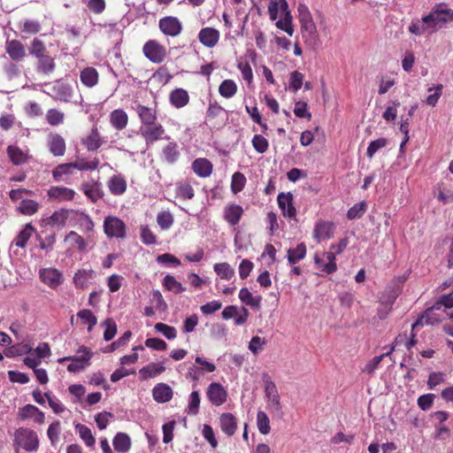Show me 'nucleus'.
Returning <instances> with one entry per match:
<instances>
[{"instance_id":"42","label":"nucleus","mask_w":453,"mask_h":453,"mask_svg":"<svg viewBox=\"0 0 453 453\" xmlns=\"http://www.w3.org/2000/svg\"><path fill=\"white\" fill-rule=\"evenodd\" d=\"M17 210L21 214L31 216L38 211L39 203L32 199H22Z\"/></svg>"},{"instance_id":"57","label":"nucleus","mask_w":453,"mask_h":453,"mask_svg":"<svg viewBox=\"0 0 453 453\" xmlns=\"http://www.w3.org/2000/svg\"><path fill=\"white\" fill-rule=\"evenodd\" d=\"M251 142L253 148L258 153H265L268 150V141L261 134H255Z\"/></svg>"},{"instance_id":"25","label":"nucleus","mask_w":453,"mask_h":453,"mask_svg":"<svg viewBox=\"0 0 453 453\" xmlns=\"http://www.w3.org/2000/svg\"><path fill=\"white\" fill-rule=\"evenodd\" d=\"M110 123L113 128L118 131L127 127L128 123V116L124 110L117 109L110 114Z\"/></svg>"},{"instance_id":"50","label":"nucleus","mask_w":453,"mask_h":453,"mask_svg":"<svg viewBox=\"0 0 453 453\" xmlns=\"http://www.w3.org/2000/svg\"><path fill=\"white\" fill-rule=\"evenodd\" d=\"M78 318L81 319L84 324H88V331L90 332L92 328L96 325L97 319L90 310H81L77 313Z\"/></svg>"},{"instance_id":"22","label":"nucleus","mask_w":453,"mask_h":453,"mask_svg":"<svg viewBox=\"0 0 453 453\" xmlns=\"http://www.w3.org/2000/svg\"><path fill=\"white\" fill-rule=\"evenodd\" d=\"M5 50L12 60L19 61L26 57L25 46L18 40L7 41Z\"/></svg>"},{"instance_id":"13","label":"nucleus","mask_w":453,"mask_h":453,"mask_svg":"<svg viewBox=\"0 0 453 453\" xmlns=\"http://www.w3.org/2000/svg\"><path fill=\"white\" fill-rule=\"evenodd\" d=\"M39 274L42 281L51 288H56L63 282L62 273L55 268L42 269Z\"/></svg>"},{"instance_id":"21","label":"nucleus","mask_w":453,"mask_h":453,"mask_svg":"<svg viewBox=\"0 0 453 453\" xmlns=\"http://www.w3.org/2000/svg\"><path fill=\"white\" fill-rule=\"evenodd\" d=\"M81 190L94 203L104 196L102 184L95 180L83 183Z\"/></svg>"},{"instance_id":"45","label":"nucleus","mask_w":453,"mask_h":453,"mask_svg":"<svg viewBox=\"0 0 453 453\" xmlns=\"http://www.w3.org/2000/svg\"><path fill=\"white\" fill-rule=\"evenodd\" d=\"M75 430L88 447L94 446L96 440L91 433V430L87 426L77 424L75 426Z\"/></svg>"},{"instance_id":"14","label":"nucleus","mask_w":453,"mask_h":453,"mask_svg":"<svg viewBox=\"0 0 453 453\" xmlns=\"http://www.w3.org/2000/svg\"><path fill=\"white\" fill-rule=\"evenodd\" d=\"M207 397L216 406L221 405L226 398V392L222 385L217 382L211 383L207 389Z\"/></svg>"},{"instance_id":"4","label":"nucleus","mask_w":453,"mask_h":453,"mask_svg":"<svg viewBox=\"0 0 453 453\" xmlns=\"http://www.w3.org/2000/svg\"><path fill=\"white\" fill-rule=\"evenodd\" d=\"M15 443L26 449L27 451H34L38 449L39 440L35 432L31 429L20 427L16 430L14 434Z\"/></svg>"},{"instance_id":"48","label":"nucleus","mask_w":453,"mask_h":453,"mask_svg":"<svg viewBox=\"0 0 453 453\" xmlns=\"http://www.w3.org/2000/svg\"><path fill=\"white\" fill-rule=\"evenodd\" d=\"M41 27V23L35 19H25L19 24L20 31L29 35L37 34Z\"/></svg>"},{"instance_id":"2","label":"nucleus","mask_w":453,"mask_h":453,"mask_svg":"<svg viewBox=\"0 0 453 453\" xmlns=\"http://www.w3.org/2000/svg\"><path fill=\"white\" fill-rule=\"evenodd\" d=\"M78 356H69L59 358L58 363H63L66 360H70L71 364L67 366V371L70 372H79L83 371L88 365H90V359L93 353L88 347L81 346L77 350Z\"/></svg>"},{"instance_id":"51","label":"nucleus","mask_w":453,"mask_h":453,"mask_svg":"<svg viewBox=\"0 0 453 453\" xmlns=\"http://www.w3.org/2000/svg\"><path fill=\"white\" fill-rule=\"evenodd\" d=\"M246 177L243 173L236 172L232 176L231 180V190L234 194H236L243 189L246 184Z\"/></svg>"},{"instance_id":"16","label":"nucleus","mask_w":453,"mask_h":453,"mask_svg":"<svg viewBox=\"0 0 453 453\" xmlns=\"http://www.w3.org/2000/svg\"><path fill=\"white\" fill-rule=\"evenodd\" d=\"M47 194L50 199L64 202L72 201L74 198L75 191L66 187H51L48 189Z\"/></svg>"},{"instance_id":"28","label":"nucleus","mask_w":453,"mask_h":453,"mask_svg":"<svg viewBox=\"0 0 453 453\" xmlns=\"http://www.w3.org/2000/svg\"><path fill=\"white\" fill-rule=\"evenodd\" d=\"M200 42L206 47H213L219 41V31L211 28H203L198 35Z\"/></svg>"},{"instance_id":"20","label":"nucleus","mask_w":453,"mask_h":453,"mask_svg":"<svg viewBox=\"0 0 453 453\" xmlns=\"http://www.w3.org/2000/svg\"><path fill=\"white\" fill-rule=\"evenodd\" d=\"M152 395L157 403H164L169 402L173 395L172 388L165 383H158L152 389Z\"/></svg>"},{"instance_id":"5","label":"nucleus","mask_w":453,"mask_h":453,"mask_svg":"<svg viewBox=\"0 0 453 453\" xmlns=\"http://www.w3.org/2000/svg\"><path fill=\"white\" fill-rule=\"evenodd\" d=\"M44 92L55 100L62 102H69L73 96V88L71 85L65 83L61 81H57L53 83L45 84Z\"/></svg>"},{"instance_id":"36","label":"nucleus","mask_w":453,"mask_h":453,"mask_svg":"<svg viewBox=\"0 0 453 453\" xmlns=\"http://www.w3.org/2000/svg\"><path fill=\"white\" fill-rule=\"evenodd\" d=\"M7 154L12 163L15 165H22L27 160V154L19 147L14 145H10L7 147Z\"/></svg>"},{"instance_id":"27","label":"nucleus","mask_w":453,"mask_h":453,"mask_svg":"<svg viewBox=\"0 0 453 453\" xmlns=\"http://www.w3.org/2000/svg\"><path fill=\"white\" fill-rule=\"evenodd\" d=\"M192 169L199 177H208L212 172V164L203 157L196 158L192 163Z\"/></svg>"},{"instance_id":"19","label":"nucleus","mask_w":453,"mask_h":453,"mask_svg":"<svg viewBox=\"0 0 453 453\" xmlns=\"http://www.w3.org/2000/svg\"><path fill=\"white\" fill-rule=\"evenodd\" d=\"M48 147L50 151L56 157L63 156L65 152V142L58 134L50 133L49 134Z\"/></svg>"},{"instance_id":"59","label":"nucleus","mask_w":453,"mask_h":453,"mask_svg":"<svg viewBox=\"0 0 453 453\" xmlns=\"http://www.w3.org/2000/svg\"><path fill=\"white\" fill-rule=\"evenodd\" d=\"M104 326H105V330L104 333V339L106 342L111 341L113 339L117 333V325L114 322L112 319H107L104 323Z\"/></svg>"},{"instance_id":"9","label":"nucleus","mask_w":453,"mask_h":453,"mask_svg":"<svg viewBox=\"0 0 453 453\" xmlns=\"http://www.w3.org/2000/svg\"><path fill=\"white\" fill-rule=\"evenodd\" d=\"M165 131L161 124L149 125L140 127V134L143 137L147 145L152 144L155 142L165 139ZM168 139V137H165Z\"/></svg>"},{"instance_id":"24","label":"nucleus","mask_w":453,"mask_h":453,"mask_svg":"<svg viewBox=\"0 0 453 453\" xmlns=\"http://www.w3.org/2000/svg\"><path fill=\"white\" fill-rule=\"evenodd\" d=\"M225 112V109L222 106H220L216 101H211L207 111L206 121L210 125L213 126L221 124V122H219V119L223 120Z\"/></svg>"},{"instance_id":"32","label":"nucleus","mask_w":453,"mask_h":453,"mask_svg":"<svg viewBox=\"0 0 453 453\" xmlns=\"http://www.w3.org/2000/svg\"><path fill=\"white\" fill-rule=\"evenodd\" d=\"M114 449L119 453H127L131 448V439L125 433H118L112 441Z\"/></svg>"},{"instance_id":"23","label":"nucleus","mask_w":453,"mask_h":453,"mask_svg":"<svg viewBox=\"0 0 453 453\" xmlns=\"http://www.w3.org/2000/svg\"><path fill=\"white\" fill-rule=\"evenodd\" d=\"M19 417L21 419L33 418L35 422L37 424H42L45 418L44 413L41 411L36 406L32 404H27L21 408L19 411Z\"/></svg>"},{"instance_id":"10","label":"nucleus","mask_w":453,"mask_h":453,"mask_svg":"<svg viewBox=\"0 0 453 453\" xmlns=\"http://www.w3.org/2000/svg\"><path fill=\"white\" fill-rule=\"evenodd\" d=\"M158 27L165 35L177 36L181 33L182 25L180 21L173 16H167L159 19Z\"/></svg>"},{"instance_id":"15","label":"nucleus","mask_w":453,"mask_h":453,"mask_svg":"<svg viewBox=\"0 0 453 453\" xmlns=\"http://www.w3.org/2000/svg\"><path fill=\"white\" fill-rule=\"evenodd\" d=\"M195 361L200 366H193L188 370V374L194 380H198L204 372H211L216 369L212 363L205 361L200 357H196Z\"/></svg>"},{"instance_id":"8","label":"nucleus","mask_w":453,"mask_h":453,"mask_svg":"<svg viewBox=\"0 0 453 453\" xmlns=\"http://www.w3.org/2000/svg\"><path fill=\"white\" fill-rule=\"evenodd\" d=\"M142 51L145 57L153 63H162L166 58L165 48L154 40L147 42L142 48Z\"/></svg>"},{"instance_id":"54","label":"nucleus","mask_w":453,"mask_h":453,"mask_svg":"<svg viewBox=\"0 0 453 453\" xmlns=\"http://www.w3.org/2000/svg\"><path fill=\"white\" fill-rule=\"evenodd\" d=\"M28 50L32 56H35L37 58L39 57L45 55L46 47L42 41L39 40L38 38H35L32 41L28 48Z\"/></svg>"},{"instance_id":"18","label":"nucleus","mask_w":453,"mask_h":453,"mask_svg":"<svg viewBox=\"0 0 453 453\" xmlns=\"http://www.w3.org/2000/svg\"><path fill=\"white\" fill-rule=\"evenodd\" d=\"M336 255L337 254L334 251L330 250V251L324 253L327 263H324L323 259L318 255L315 256L314 262L316 265L320 266L322 272L331 274L337 271Z\"/></svg>"},{"instance_id":"55","label":"nucleus","mask_w":453,"mask_h":453,"mask_svg":"<svg viewBox=\"0 0 453 453\" xmlns=\"http://www.w3.org/2000/svg\"><path fill=\"white\" fill-rule=\"evenodd\" d=\"M387 144H388V140L386 138H379L377 140L372 141L366 150V156L369 158H372L374 154L379 150L386 147Z\"/></svg>"},{"instance_id":"40","label":"nucleus","mask_w":453,"mask_h":453,"mask_svg":"<svg viewBox=\"0 0 453 453\" xmlns=\"http://www.w3.org/2000/svg\"><path fill=\"white\" fill-rule=\"evenodd\" d=\"M163 156H164V158L165 160L168 163V164H173L175 163L179 157H180V152L178 150V145L176 142H169L167 143L164 149H163Z\"/></svg>"},{"instance_id":"46","label":"nucleus","mask_w":453,"mask_h":453,"mask_svg":"<svg viewBox=\"0 0 453 453\" xmlns=\"http://www.w3.org/2000/svg\"><path fill=\"white\" fill-rule=\"evenodd\" d=\"M163 286L167 290L172 291L174 294H180L186 290V288L172 275L165 276L163 280Z\"/></svg>"},{"instance_id":"17","label":"nucleus","mask_w":453,"mask_h":453,"mask_svg":"<svg viewBox=\"0 0 453 453\" xmlns=\"http://www.w3.org/2000/svg\"><path fill=\"white\" fill-rule=\"evenodd\" d=\"M136 113L142 123V127L154 125L157 120L156 110L141 104H137L134 107Z\"/></svg>"},{"instance_id":"30","label":"nucleus","mask_w":453,"mask_h":453,"mask_svg":"<svg viewBox=\"0 0 453 453\" xmlns=\"http://www.w3.org/2000/svg\"><path fill=\"white\" fill-rule=\"evenodd\" d=\"M249 314V311L243 306L228 305V319H234L235 325H243Z\"/></svg>"},{"instance_id":"34","label":"nucleus","mask_w":453,"mask_h":453,"mask_svg":"<svg viewBox=\"0 0 453 453\" xmlns=\"http://www.w3.org/2000/svg\"><path fill=\"white\" fill-rule=\"evenodd\" d=\"M108 188L112 195L120 196L127 189V182L120 175H113L108 182Z\"/></svg>"},{"instance_id":"60","label":"nucleus","mask_w":453,"mask_h":453,"mask_svg":"<svg viewBox=\"0 0 453 453\" xmlns=\"http://www.w3.org/2000/svg\"><path fill=\"white\" fill-rule=\"evenodd\" d=\"M200 395L197 391H193L189 395V403L188 406V413L189 415H196L199 411Z\"/></svg>"},{"instance_id":"47","label":"nucleus","mask_w":453,"mask_h":453,"mask_svg":"<svg viewBox=\"0 0 453 453\" xmlns=\"http://www.w3.org/2000/svg\"><path fill=\"white\" fill-rule=\"evenodd\" d=\"M257 426L260 434L266 435L271 431L270 420L267 414L263 411L257 413Z\"/></svg>"},{"instance_id":"11","label":"nucleus","mask_w":453,"mask_h":453,"mask_svg":"<svg viewBox=\"0 0 453 453\" xmlns=\"http://www.w3.org/2000/svg\"><path fill=\"white\" fill-rule=\"evenodd\" d=\"M277 200L283 216L296 219V210L293 203V195L290 192H281L278 195Z\"/></svg>"},{"instance_id":"53","label":"nucleus","mask_w":453,"mask_h":453,"mask_svg":"<svg viewBox=\"0 0 453 453\" xmlns=\"http://www.w3.org/2000/svg\"><path fill=\"white\" fill-rule=\"evenodd\" d=\"M157 222L161 229L167 230L173 224V216L169 211H160L157 216Z\"/></svg>"},{"instance_id":"29","label":"nucleus","mask_w":453,"mask_h":453,"mask_svg":"<svg viewBox=\"0 0 453 453\" xmlns=\"http://www.w3.org/2000/svg\"><path fill=\"white\" fill-rule=\"evenodd\" d=\"M239 298L243 303L253 309L259 310L261 307L262 296H254L247 288H241L239 292Z\"/></svg>"},{"instance_id":"12","label":"nucleus","mask_w":453,"mask_h":453,"mask_svg":"<svg viewBox=\"0 0 453 453\" xmlns=\"http://www.w3.org/2000/svg\"><path fill=\"white\" fill-rule=\"evenodd\" d=\"M334 225L332 222L319 220L313 229V238L320 242L333 236Z\"/></svg>"},{"instance_id":"64","label":"nucleus","mask_w":453,"mask_h":453,"mask_svg":"<svg viewBox=\"0 0 453 453\" xmlns=\"http://www.w3.org/2000/svg\"><path fill=\"white\" fill-rule=\"evenodd\" d=\"M65 241H70L77 245L79 250L83 251L87 248V243L84 239L74 231H71L66 236Z\"/></svg>"},{"instance_id":"35","label":"nucleus","mask_w":453,"mask_h":453,"mask_svg":"<svg viewBox=\"0 0 453 453\" xmlns=\"http://www.w3.org/2000/svg\"><path fill=\"white\" fill-rule=\"evenodd\" d=\"M165 370V367L164 365L150 363L140 370L141 379L146 380L148 379L154 378L161 374Z\"/></svg>"},{"instance_id":"38","label":"nucleus","mask_w":453,"mask_h":453,"mask_svg":"<svg viewBox=\"0 0 453 453\" xmlns=\"http://www.w3.org/2000/svg\"><path fill=\"white\" fill-rule=\"evenodd\" d=\"M83 143L88 150H96L102 145V139L96 127L92 128L90 134L86 137Z\"/></svg>"},{"instance_id":"58","label":"nucleus","mask_w":453,"mask_h":453,"mask_svg":"<svg viewBox=\"0 0 453 453\" xmlns=\"http://www.w3.org/2000/svg\"><path fill=\"white\" fill-rule=\"evenodd\" d=\"M243 213V210L242 206L237 204H232L228 206V223L232 225H235L239 222L242 215Z\"/></svg>"},{"instance_id":"44","label":"nucleus","mask_w":453,"mask_h":453,"mask_svg":"<svg viewBox=\"0 0 453 453\" xmlns=\"http://www.w3.org/2000/svg\"><path fill=\"white\" fill-rule=\"evenodd\" d=\"M34 231L35 228L31 224H27L17 235L15 239V245L19 248H25Z\"/></svg>"},{"instance_id":"6","label":"nucleus","mask_w":453,"mask_h":453,"mask_svg":"<svg viewBox=\"0 0 453 453\" xmlns=\"http://www.w3.org/2000/svg\"><path fill=\"white\" fill-rule=\"evenodd\" d=\"M443 309L438 308L434 304L431 308H428L413 324L412 330H415L418 326L424 325H434L441 322L445 319Z\"/></svg>"},{"instance_id":"41","label":"nucleus","mask_w":453,"mask_h":453,"mask_svg":"<svg viewBox=\"0 0 453 453\" xmlns=\"http://www.w3.org/2000/svg\"><path fill=\"white\" fill-rule=\"evenodd\" d=\"M37 70L42 73L49 74L55 69V62L53 58L45 54L42 57L37 58Z\"/></svg>"},{"instance_id":"62","label":"nucleus","mask_w":453,"mask_h":453,"mask_svg":"<svg viewBox=\"0 0 453 453\" xmlns=\"http://www.w3.org/2000/svg\"><path fill=\"white\" fill-rule=\"evenodd\" d=\"M303 74L298 71H294L290 74L289 88L293 92L299 90L303 85Z\"/></svg>"},{"instance_id":"31","label":"nucleus","mask_w":453,"mask_h":453,"mask_svg":"<svg viewBox=\"0 0 453 453\" xmlns=\"http://www.w3.org/2000/svg\"><path fill=\"white\" fill-rule=\"evenodd\" d=\"M81 81L88 88H93L98 83L99 74L96 68L86 67L81 72Z\"/></svg>"},{"instance_id":"39","label":"nucleus","mask_w":453,"mask_h":453,"mask_svg":"<svg viewBox=\"0 0 453 453\" xmlns=\"http://www.w3.org/2000/svg\"><path fill=\"white\" fill-rule=\"evenodd\" d=\"M95 275L93 270H79L73 277V282L77 288H84L87 287L88 282Z\"/></svg>"},{"instance_id":"56","label":"nucleus","mask_w":453,"mask_h":453,"mask_svg":"<svg viewBox=\"0 0 453 453\" xmlns=\"http://www.w3.org/2000/svg\"><path fill=\"white\" fill-rule=\"evenodd\" d=\"M366 205L365 203H355L351 206L347 212V218L350 220L355 219H360L365 212Z\"/></svg>"},{"instance_id":"63","label":"nucleus","mask_w":453,"mask_h":453,"mask_svg":"<svg viewBox=\"0 0 453 453\" xmlns=\"http://www.w3.org/2000/svg\"><path fill=\"white\" fill-rule=\"evenodd\" d=\"M409 32L416 35H422L426 32L431 33V28L421 19V22H412L409 27Z\"/></svg>"},{"instance_id":"37","label":"nucleus","mask_w":453,"mask_h":453,"mask_svg":"<svg viewBox=\"0 0 453 453\" xmlns=\"http://www.w3.org/2000/svg\"><path fill=\"white\" fill-rule=\"evenodd\" d=\"M188 95L183 88H176L170 95V101L173 105L181 108L188 103Z\"/></svg>"},{"instance_id":"3","label":"nucleus","mask_w":453,"mask_h":453,"mask_svg":"<svg viewBox=\"0 0 453 453\" xmlns=\"http://www.w3.org/2000/svg\"><path fill=\"white\" fill-rule=\"evenodd\" d=\"M449 9L444 4H438L434 6L429 14L424 16L422 20L431 28V33L435 32L441 25L449 22Z\"/></svg>"},{"instance_id":"26","label":"nucleus","mask_w":453,"mask_h":453,"mask_svg":"<svg viewBox=\"0 0 453 453\" xmlns=\"http://www.w3.org/2000/svg\"><path fill=\"white\" fill-rule=\"evenodd\" d=\"M301 8L305 9V13L300 19L303 37H305L307 34L313 35L316 33V27L311 19V13L304 4H299L298 11H301Z\"/></svg>"},{"instance_id":"7","label":"nucleus","mask_w":453,"mask_h":453,"mask_svg":"<svg viewBox=\"0 0 453 453\" xmlns=\"http://www.w3.org/2000/svg\"><path fill=\"white\" fill-rule=\"evenodd\" d=\"M104 231L110 238L116 237L123 239L126 237V225L117 217L108 216L104 219Z\"/></svg>"},{"instance_id":"1","label":"nucleus","mask_w":453,"mask_h":453,"mask_svg":"<svg viewBox=\"0 0 453 453\" xmlns=\"http://www.w3.org/2000/svg\"><path fill=\"white\" fill-rule=\"evenodd\" d=\"M262 378L265 386V395L271 413L282 415V404L276 384L267 373H264Z\"/></svg>"},{"instance_id":"52","label":"nucleus","mask_w":453,"mask_h":453,"mask_svg":"<svg viewBox=\"0 0 453 453\" xmlns=\"http://www.w3.org/2000/svg\"><path fill=\"white\" fill-rule=\"evenodd\" d=\"M65 114L57 110L50 109L46 113V119L50 126L56 127L64 122Z\"/></svg>"},{"instance_id":"49","label":"nucleus","mask_w":453,"mask_h":453,"mask_svg":"<svg viewBox=\"0 0 453 453\" xmlns=\"http://www.w3.org/2000/svg\"><path fill=\"white\" fill-rule=\"evenodd\" d=\"M276 27L279 29L285 31L290 36L294 34V27L292 25V16L288 11H286L284 18L276 22Z\"/></svg>"},{"instance_id":"33","label":"nucleus","mask_w":453,"mask_h":453,"mask_svg":"<svg viewBox=\"0 0 453 453\" xmlns=\"http://www.w3.org/2000/svg\"><path fill=\"white\" fill-rule=\"evenodd\" d=\"M306 245L303 242L299 243L296 248L294 249H288V262L290 265H296L301 260H303L306 256Z\"/></svg>"},{"instance_id":"61","label":"nucleus","mask_w":453,"mask_h":453,"mask_svg":"<svg viewBox=\"0 0 453 453\" xmlns=\"http://www.w3.org/2000/svg\"><path fill=\"white\" fill-rule=\"evenodd\" d=\"M155 329L163 334L168 340H173L177 335V331L173 326H168L164 323H157L155 325Z\"/></svg>"},{"instance_id":"43","label":"nucleus","mask_w":453,"mask_h":453,"mask_svg":"<svg viewBox=\"0 0 453 453\" xmlns=\"http://www.w3.org/2000/svg\"><path fill=\"white\" fill-rule=\"evenodd\" d=\"M237 62L238 69L241 71L243 80L250 84L253 81V73L248 57L240 58Z\"/></svg>"}]
</instances>
